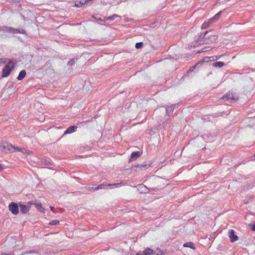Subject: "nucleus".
Masks as SVG:
<instances>
[{
    "label": "nucleus",
    "instance_id": "nucleus-17",
    "mask_svg": "<svg viewBox=\"0 0 255 255\" xmlns=\"http://www.w3.org/2000/svg\"><path fill=\"white\" fill-rule=\"evenodd\" d=\"M222 99L227 101H228L229 100H235V99L232 94H228L227 95H224L223 96Z\"/></svg>",
    "mask_w": 255,
    "mask_h": 255
},
{
    "label": "nucleus",
    "instance_id": "nucleus-33",
    "mask_svg": "<svg viewBox=\"0 0 255 255\" xmlns=\"http://www.w3.org/2000/svg\"><path fill=\"white\" fill-rule=\"evenodd\" d=\"M45 164L47 165H52L51 162L50 161H48L47 160H46L45 161Z\"/></svg>",
    "mask_w": 255,
    "mask_h": 255
},
{
    "label": "nucleus",
    "instance_id": "nucleus-18",
    "mask_svg": "<svg viewBox=\"0 0 255 255\" xmlns=\"http://www.w3.org/2000/svg\"><path fill=\"white\" fill-rule=\"evenodd\" d=\"M91 1V0H81L80 1H78L77 3H75L74 6L76 7H81L84 4H87L88 5L89 2Z\"/></svg>",
    "mask_w": 255,
    "mask_h": 255
},
{
    "label": "nucleus",
    "instance_id": "nucleus-6",
    "mask_svg": "<svg viewBox=\"0 0 255 255\" xmlns=\"http://www.w3.org/2000/svg\"><path fill=\"white\" fill-rule=\"evenodd\" d=\"M151 163L139 164L137 165L132 166V169L135 171L143 170L150 166Z\"/></svg>",
    "mask_w": 255,
    "mask_h": 255
},
{
    "label": "nucleus",
    "instance_id": "nucleus-10",
    "mask_svg": "<svg viewBox=\"0 0 255 255\" xmlns=\"http://www.w3.org/2000/svg\"><path fill=\"white\" fill-rule=\"evenodd\" d=\"M228 235L232 243L236 242L239 239V237L235 234V231L232 229L229 231Z\"/></svg>",
    "mask_w": 255,
    "mask_h": 255
},
{
    "label": "nucleus",
    "instance_id": "nucleus-34",
    "mask_svg": "<svg viewBox=\"0 0 255 255\" xmlns=\"http://www.w3.org/2000/svg\"><path fill=\"white\" fill-rule=\"evenodd\" d=\"M251 226L252 227V230L254 231H255V224H252L251 225Z\"/></svg>",
    "mask_w": 255,
    "mask_h": 255
},
{
    "label": "nucleus",
    "instance_id": "nucleus-7",
    "mask_svg": "<svg viewBox=\"0 0 255 255\" xmlns=\"http://www.w3.org/2000/svg\"><path fill=\"white\" fill-rule=\"evenodd\" d=\"M217 39V36L216 35H211L205 38L204 42L202 43H205L209 44L214 42Z\"/></svg>",
    "mask_w": 255,
    "mask_h": 255
},
{
    "label": "nucleus",
    "instance_id": "nucleus-31",
    "mask_svg": "<svg viewBox=\"0 0 255 255\" xmlns=\"http://www.w3.org/2000/svg\"><path fill=\"white\" fill-rule=\"evenodd\" d=\"M209 50H210L209 47H206L202 49V50H201L200 52H205V51H209Z\"/></svg>",
    "mask_w": 255,
    "mask_h": 255
},
{
    "label": "nucleus",
    "instance_id": "nucleus-15",
    "mask_svg": "<svg viewBox=\"0 0 255 255\" xmlns=\"http://www.w3.org/2000/svg\"><path fill=\"white\" fill-rule=\"evenodd\" d=\"M175 106H176V105H172L170 106L166 107V113L167 115L170 116L173 113V112L175 108Z\"/></svg>",
    "mask_w": 255,
    "mask_h": 255
},
{
    "label": "nucleus",
    "instance_id": "nucleus-5",
    "mask_svg": "<svg viewBox=\"0 0 255 255\" xmlns=\"http://www.w3.org/2000/svg\"><path fill=\"white\" fill-rule=\"evenodd\" d=\"M19 205L15 202H11L9 204L8 209L14 215H17L19 213Z\"/></svg>",
    "mask_w": 255,
    "mask_h": 255
},
{
    "label": "nucleus",
    "instance_id": "nucleus-27",
    "mask_svg": "<svg viewBox=\"0 0 255 255\" xmlns=\"http://www.w3.org/2000/svg\"><path fill=\"white\" fill-rule=\"evenodd\" d=\"M143 44L142 42H137L135 44V48L139 49L143 47Z\"/></svg>",
    "mask_w": 255,
    "mask_h": 255
},
{
    "label": "nucleus",
    "instance_id": "nucleus-9",
    "mask_svg": "<svg viewBox=\"0 0 255 255\" xmlns=\"http://www.w3.org/2000/svg\"><path fill=\"white\" fill-rule=\"evenodd\" d=\"M95 18L97 20L100 21H103L104 22V23H101V24L104 25H106L107 26H109L110 24L108 23H107L106 21L109 20H112V16H110L108 17H106L103 16H97V17H95Z\"/></svg>",
    "mask_w": 255,
    "mask_h": 255
},
{
    "label": "nucleus",
    "instance_id": "nucleus-28",
    "mask_svg": "<svg viewBox=\"0 0 255 255\" xmlns=\"http://www.w3.org/2000/svg\"><path fill=\"white\" fill-rule=\"evenodd\" d=\"M36 203V202H35V201H29V202H28L27 203V206H29V208H30L31 206L32 205H35Z\"/></svg>",
    "mask_w": 255,
    "mask_h": 255
},
{
    "label": "nucleus",
    "instance_id": "nucleus-36",
    "mask_svg": "<svg viewBox=\"0 0 255 255\" xmlns=\"http://www.w3.org/2000/svg\"><path fill=\"white\" fill-rule=\"evenodd\" d=\"M50 208H51V210L54 212V207H50Z\"/></svg>",
    "mask_w": 255,
    "mask_h": 255
},
{
    "label": "nucleus",
    "instance_id": "nucleus-30",
    "mask_svg": "<svg viewBox=\"0 0 255 255\" xmlns=\"http://www.w3.org/2000/svg\"><path fill=\"white\" fill-rule=\"evenodd\" d=\"M116 18L121 20V17L117 14H113V20H115Z\"/></svg>",
    "mask_w": 255,
    "mask_h": 255
},
{
    "label": "nucleus",
    "instance_id": "nucleus-38",
    "mask_svg": "<svg viewBox=\"0 0 255 255\" xmlns=\"http://www.w3.org/2000/svg\"><path fill=\"white\" fill-rule=\"evenodd\" d=\"M13 86V84H10V85H9L8 86V88H12Z\"/></svg>",
    "mask_w": 255,
    "mask_h": 255
},
{
    "label": "nucleus",
    "instance_id": "nucleus-22",
    "mask_svg": "<svg viewBox=\"0 0 255 255\" xmlns=\"http://www.w3.org/2000/svg\"><path fill=\"white\" fill-rule=\"evenodd\" d=\"M153 254V251L151 249L147 248L143 252V255H150Z\"/></svg>",
    "mask_w": 255,
    "mask_h": 255
},
{
    "label": "nucleus",
    "instance_id": "nucleus-29",
    "mask_svg": "<svg viewBox=\"0 0 255 255\" xmlns=\"http://www.w3.org/2000/svg\"><path fill=\"white\" fill-rule=\"evenodd\" d=\"M75 63V60L74 59H71L67 63V65L68 66H72L74 65V64Z\"/></svg>",
    "mask_w": 255,
    "mask_h": 255
},
{
    "label": "nucleus",
    "instance_id": "nucleus-35",
    "mask_svg": "<svg viewBox=\"0 0 255 255\" xmlns=\"http://www.w3.org/2000/svg\"><path fill=\"white\" fill-rule=\"evenodd\" d=\"M116 22L117 23H118V24H120L121 23V20H119V18H117V20H116Z\"/></svg>",
    "mask_w": 255,
    "mask_h": 255
},
{
    "label": "nucleus",
    "instance_id": "nucleus-24",
    "mask_svg": "<svg viewBox=\"0 0 255 255\" xmlns=\"http://www.w3.org/2000/svg\"><path fill=\"white\" fill-rule=\"evenodd\" d=\"M211 23L209 21V22H204L201 28L202 29H206L209 26V24Z\"/></svg>",
    "mask_w": 255,
    "mask_h": 255
},
{
    "label": "nucleus",
    "instance_id": "nucleus-13",
    "mask_svg": "<svg viewBox=\"0 0 255 255\" xmlns=\"http://www.w3.org/2000/svg\"><path fill=\"white\" fill-rule=\"evenodd\" d=\"M77 128V127L76 126H72L69 127L64 132L63 135L72 133L76 131Z\"/></svg>",
    "mask_w": 255,
    "mask_h": 255
},
{
    "label": "nucleus",
    "instance_id": "nucleus-16",
    "mask_svg": "<svg viewBox=\"0 0 255 255\" xmlns=\"http://www.w3.org/2000/svg\"><path fill=\"white\" fill-rule=\"evenodd\" d=\"M222 13V11H220L219 12H218L212 18L209 19V22L210 23H213L216 21L220 18Z\"/></svg>",
    "mask_w": 255,
    "mask_h": 255
},
{
    "label": "nucleus",
    "instance_id": "nucleus-26",
    "mask_svg": "<svg viewBox=\"0 0 255 255\" xmlns=\"http://www.w3.org/2000/svg\"><path fill=\"white\" fill-rule=\"evenodd\" d=\"M153 254H156V255H161L163 254L162 251L159 249H157Z\"/></svg>",
    "mask_w": 255,
    "mask_h": 255
},
{
    "label": "nucleus",
    "instance_id": "nucleus-25",
    "mask_svg": "<svg viewBox=\"0 0 255 255\" xmlns=\"http://www.w3.org/2000/svg\"><path fill=\"white\" fill-rule=\"evenodd\" d=\"M59 220H53V221L50 222L49 224L50 225H57L59 224Z\"/></svg>",
    "mask_w": 255,
    "mask_h": 255
},
{
    "label": "nucleus",
    "instance_id": "nucleus-8",
    "mask_svg": "<svg viewBox=\"0 0 255 255\" xmlns=\"http://www.w3.org/2000/svg\"><path fill=\"white\" fill-rule=\"evenodd\" d=\"M19 207L20 208V212L22 214H26L29 211V206H27L26 204H24L22 202H19L18 203Z\"/></svg>",
    "mask_w": 255,
    "mask_h": 255
},
{
    "label": "nucleus",
    "instance_id": "nucleus-12",
    "mask_svg": "<svg viewBox=\"0 0 255 255\" xmlns=\"http://www.w3.org/2000/svg\"><path fill=\"white\" fill-rule=\"evenodd\" d=\"M208 32V31H206V32L200 34L197 40H196L197 44L198 43L200 45L203 44L202 42H204V40L205 39V36Z\"/></svg>",
    "mask_w": 255,
    "mask_h": 255
},
{
    "label": "nucleus",
    "instance_id": "nucleus-20",
    "mask_svg": "<svg viewBox=\"0 0 255 255\" xmlns=\"http://www.w3.org/2000/svg\"><path fill=\"white\" fill-rule=\"evenodd\" d=\"M184 247H188L192 249H195V244L192 242H187L183 245Z\"/></svg>",
    "mask_w": 255,
    "mask_h": 255
},
{
    "label": "nucleus",
    "instance_id": "nucleus-32",
    "mask_svg": "<svg viewBox=\"0 0 255 255\" xmlns=\"http://www.w3.org/2000/svg\"><path fill=\"white\" fill-rule=\"evenodd\" d=\"M121 184H122V183H113V184H112L113 188H117V187H119V185H121Z\"/></svg>",
    "mask_w": 255,
    "mask_h": 255
},
{
    "label": "nucleus",
    "instance_id": "nucleus-40",
    "mask_svg": "<svg viewBox=\"0 0 255 255\" xmlns=\"http://www.w3.org/2000/svg\"><path fill=\"white\" fill-rule=\"evenodd\" d=\"M2 169H3V168H2V166L1 165V164H0V171H1Z\"/></svg>",
    "mask_w": 255,
    "mask_h": 255
},
{
    "label": "nucleus",
    "instance_id": "nucleus-2",
    "mask_svg": "<svg viewBox=\"0 0 255 255\" xmlns=\"http://www.w3.org/2000/svg\"><path fill=\"white\" fill-rule=\"evenodd\" d=\"M217 56H212L211 57H206L205 58L202 59L199 62H198L194 66H191L189 70V72L193 71L196 67L199 68L204 63L208 62L209 61H214L218 59Z\"/></svg>",
    "mask_w": 255,
    "mask_h": 255
},
{
    "label": "nucleus",
    "instance_id": "nucleus-37",
    "mask_svg": "<svg viewBox=\"0 0 255 255\" xmlns=\"http://www.w3.org/2000/svg\"><path fill=\"white\" fill-rule=\"evenodd\" d=\"M1 255H14L13 254H4L2 253Z\"/></svg>",
    "mask_w": 255,
    "mask_h": 255
},
{
    "label": "nucleus",
    "instance_id": "nucleus-21",
    "mask_svg": "<svg viewBox=\"0 0 255 255\" xmlns=\"http://www.w3.org/2000/svg\"><path fill=\"white\" fill-rule=\"evenodd\" d=\"M225 65L223 62L218 61L214 62L212 65L215 67H222Z\"/></svg>",
    "mask_w": 255,
    "mask_h": 255
},
{
    "label": "nucleus",
    "instance_id": "nucleus-23",
    "mask_svg": "<svg viewBox=\"0 0 255 255\" xmlns=\"http://www.w3.org/2000/svg\"><path fill=\"white\" fill-rule=\"evenodd\" d=\"M35 207L40 212H43L44 209L42 207L41 203H36Z\"/></svg>",
    "mask_w": 255,
    "mask_h": 255
},
{
    "label": "nucleus",
    "instance_id": "nucleus-19",
    "mask_svg": "<svg viewBox=\"0 0 255 255\" xmlns=\"http://www.w3.org/2000/svg\"><path fill=\"white\" fill-rule=\"evenodd\" d=\"M26 74V73L25 70H21L17 77V80L19 81L22 80L25 77Z\"/></svg>",
    "mask_w": 255,
    "mask_h": 255
},
{
    "label": "nucleus",
    "instance_id": "nucleus-39",
    "mask_svg": "<svg viewBox=\"0 0 255 255\" xmlns=\"http://www.w3.org/2000/svg\"><path fill=\"white\" fill-rule=\"evenodd\" d=\"M223 1H224V0H218V3L223 2Z\"/></svg>",
    "mask_w": 255,
    "mask_h": 255
},
{
    "label": "nucleus",
    "instance_id": "nucleus-1",
    "mask_svg": "<svg viewBox=\"0 0 255 255\" xmlns=\"http://www.w3.org/2000/svg\"><path fill=\"white\" fill-rule=\"evenodd\" d=\"M0 32H2L1 34V37L2 38L9 36L8 33H25V31L22 29H15L13 27L6 26H0Z\"/></svg>",
    "mask_w": 255,
    "mask_h": 255
},
{
    "label": "nucleus",
    "instance_id": "nucleus-3",
    "mask_svg": "<svg viewBox=\"0 0 255 255\" xmlns=\"http://www.w3.org/2000/svg\"><path fill=\"white\" fill-rule=\"evenodd\" d=\"M14 68V64L12 61H9L2 71V77H6Z\"/></svg>",
    "mask_w": 255,
    "mask_h": 255
},
{
    "label": "nucleus",
    "instance_id": "nucleus-4",
    "mask_svg": "<svg viewBox=\"0 0 255 255\" xmlns=\"http://www.w3.org/2000/svg\"><path fill=\"white\" fill-rule=\"evenodd\" d=\"M15 150L21 151V149L7 142H4L2 145L0 146V151L6 152L7 151H9V152H12Z\"/></svg>",
    "mask_w": 255,
    "mask_h": 255
},
{
    "label": "nucleus",
    "instance_id": "nucleus-11",
    "mask_svg": "<svg viewBox=\"0 0 255 255\" xmlns=\"http://www.w3.org/2000/svg\"><path fill=\"white\" fill-rule=\"evenodd\" d=\"M112 186V184L109 183L107 184V183H103L102 184L98 185V186L96 187H93L92 189L93 190H98L101 189H106L108 187H110V188H111V187Z\"/></svg>",
    "mask_w": 255,
    "mask_h": 255
},
{
    "label": "nucleus",
    "instance_id": "nucleus-41",
    "mask_svg": "<svg viewBox=\"0 0 255 255\" xmlns=\"http://www.w3.org/2000/svg\"><path fill=\"white\" fill-rule=\"evenodd\" d=\"M135 255H143V253L142 254H139V253H137Z\"/></svg>",
    "mask_w": 255,
    "mask_h": 255
},
{
    "label": "nucleus",
    "instance_id": "nucleus-14",
    "mask_svg": "<svg viewBox=\"0 0 255 255\" xmlns=\"http://www.w3.org/2000/svg\"><path fill=\"white\" fill-rule=\"evenodd\" d=\"M140 156V152L139 151L132 152L130 155L129 161H133L136 159L138 157Z\"/></svg>",
    "mask_w": 255,
    "mask_h": 255
}]
</instances>
